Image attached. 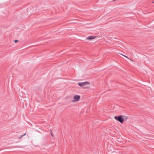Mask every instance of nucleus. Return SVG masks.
Wrapping results in <instances>:
<instances>
[{"label": "nucleus", "instance_id": "6", "mask_svg": "<svg viewBox=\"0 0 154 154\" xmlns=\"http://www.w3.org/2000/svg\"><path fill=\"white\" fill-rule=\"evenodd\" d=\"M18 41L17 40H15L14 41V42L15 43H16L17 42H18Z\"/></svg>", "mask_w": 154, "mask_h": 154}, {"label": "nucleus", "instance_id": "4", "mask_svg": "<svg viewBox=\"0 0 154 154\" xmlns=\"http://www.w3.org/2000/svg\"><path fill=\"white\" fill-rule=\"evenodd\" d=\"M95 38V37H94L92 36H89L86 39L87 40H91L92 39H93Z\"/></svg>", "mask_w": 154, "mask_h": 154}, {"label": "nucleus", "instance_id": "3", "mask_svg": "<svg viewBox=\"0 0 154 154\" xmlns=\"http://www.w3.org/2000/svg\"><path fill=\"white\" fill-rule=\"evenodd\" d=\"M80 96L79 95H75L73 96V99L72 102L73 103H75L79 101L80 99Z\"/></svg>", "mask_w": 154, "mask_h": 154}, {"label": "nucleus", "instance_id": "5", "mask_svg": "<svg viewBox=\"0 0 154 154\" xmlns=\"http://www.w3.org/2000/svg\"><path fill=\"white\" fill-rule=\"evenodd\" d=\"M26 135V134H24V135H21L19 137V139H20L21 138H22L23 136H25V135Z\"/></svg>", "mask_w": 154, "mask_h": 154}, {"label": "nucleus", "instance_id": "1", "mask_svg": "<svg viewBox=\"0 0 154 154\" xmlns=\"http://www.w3.org/2000/svg\"><path fill=\"white\" fill-rule=\"evenodd\" d=\"M78 84L80 86L84 89H89L90 87V83L88 82H78Z\"/></svg>", "mask_w": 154, "mask_h": 154}, {"label": "nucleus", "instance_id": "2", "mask_svg": "<svg viewBox=\"0 0 154 154\" xmlns=\"http://www.w3.org/2000/svg\"><path fill=\"white\" fill-rule=\"evenodd\" d=\"M114 118L116 120L122 123H123L127 119V118L126 116H115Z\"/></svg>", "mask_w": 154, "mask_h": 154}, {"label": "nucleus", "instance_id": "7", "mask_svg": "<svg viewBox=\"0 0 154 154\" xmlns=\"http://www.w3.org/2000/svg\"><path fill=\"white\" fill-rule=\"evenodd\" d=\"M123 55L125 57H126L127 58H128V57L127 56H126L125 55Z\"/></svg>", "mask_w": 154, "mask_h": 154}]
</instances>
